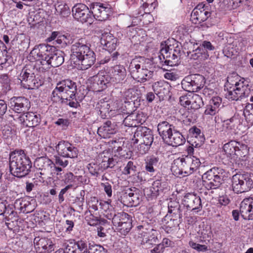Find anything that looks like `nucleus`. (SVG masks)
I'll list each match as a JSON object with an SVG mask.
<instances>
[{
    "label": "nucleus",
    "mask_w": 253,
    "mask_h": 253,
    "mask_svg": "<svg viewBox=\"0 0 253 253\" xmlns=\"http://www.w3.org/2000/svg\"><path fill=\"white\" fill-rule=\"evenodd\" d=\"M56 12L57 14L63 17H66L70 14V10L66 4L55 5Z\"/></svg>",
    "instance_id": "nucleus-40"
},
{
    "label": "nucleus",
    "mask_w": 253,
    "mask_h": 253,
    "mask_svg": "<svg viewBox=\"0 0 253 253\" xmlns=\"http://www.w3.org/2000/svg\"><path fill=\"white\" fill-rule=\"evenodd\" d=\"M71 51V59L72 61L74 62V61L80 59L93 51L87 45L86 42L83 39H81L72 45Z\"/></svg>",
    "instance_id": "nucleus-11"
},
{
    "label": "nucleus",
    "mask_w": 253,
    "mask_h": 253,
    "mask_svg": "<svg viewBox=\"0 0 253 253\" xmlns=\"http://www.w3.org/2000/svg\"><path fill=\"white\" fill-rule=\"evenodd\" d=\"M232 182L233 190L236 193L248 191L253 185V181L250 174L248 173L236 174L233 175Z\"/></svg>",
    "instance_id": "nucleus-8"
},
{
    "label": "nucleus",
    "mask_w": 253,
    "mask_h": 253,
    "mask_svg": "<svg viewBox=\"0 0 253 253\" xmlns=\"http://www.w3.org/2000/svg\"><path fill=\"white\" fill-rule=\"evenodd\" d=\"M246 81L226 80L224 85L225 90H227L226 98L231 101H237L244 97L248 86Z\"/></svg>",
    "instance_id": "nucleus-4"
},
{
    "label": "nucleus",
    "mask_w": 253,
    "mask_h": 253,
    "mask_svg": "<svg viewBox=\"0 0 253 253\" xmlns=\"http://www.w3.org/2000/svg\"><path fill=\"white\" fill-rule=\"evenodd\" d=\"M46 52L43 54L39 49H34L30 56L34 57L36 66L40 70H46L50 67H56L61 65L64 61V53L59 50H55L54 47L46 46Z\"/></svg>",
    "instance_id": "nucleus-1"
},
{
    "label": "nucleus",
    "mask_w": 253,
    "mask_h": 253,
    "mask_svg": "<svg viewBox=\"0 0 253 253\" xmlns=\"http://www.w3.org/2000/svg\"><path fill=\"white\" fill-rule=\"evenodd\" d=\"M56 89L63 92L61 96L62 98L70 101L75 98L77 86L72 80H62L57 83L56 89L53 91V94L56 92Z\"/></svg>",
    "instance_id": "nucleus-9"
},
{
    "label": "nucleus",
    "mask_w": 253,
    "mask_h": 253,
    "mask_svg": "<svg viewBox=\"0 0 253 253\" xmlns=\"http://www.w3.org/2000/svg\"><path fill=\"white\" fill-rule=\"evenodd\" d=\"M43 83L42 80H21V86L28 89H37Z\"/></svg>",
    "instance_id": "nucleus-31"
},
{
    "label": "nucleus",
    "mask_w": 253,
    "mask_h": 253,
    "mask_svg": "<svg viewBox=\"0 0 253 253\" xmlns=\"http://www.w3.org/2000/svg\"><path fill=\"white\" fill-rule=\"evenodd\" d=\"M134 115H129L127 116L124 120L123 123L126 126L129 127H132L136 126L135 122L137 121V119L135 121L134 120Z\"/></svg>",
    "instance_id": "nucleus-59"
},
{
    "label": "nucleus",
    "mask_w": 253,
    "mask_h": 253,
    "mask_svg": "<svg viewBox=\"0 0 253 253\" xmlns=\"http://www.w3.org/2000/svg\"><path fill=\"white\" fill-rule=\"evenodd\" d=\"M20 76L22 77V79H27L29 78H33L35 77L32 71L26 67H24L20 73Z\"/></svg>",
    "instance_id": "nucleus-57"
},
{
    "label": "nucleus",
    "mask_w": 253,
    "mask_h": 253,
    "mask_svg": "<svg viewBox=\"0 0 253 253\" xmlns=\"http://www.w3.org/2000/svg\"><path fill=\"white\" fill-rule=\"evenodd\" d=\"M34 243L37 251L39 253H50L54 250V244L48 238L36 237Z\"/></svg>",
    "instance_id": "nucleus-18"
},
{
    "label": "nucleus",
    "mask_w": 253,
    "mask_h": 253,
    "mask_svg": "<svg viewBox=\"0 0 253 253\" xmlns=\"http://www.w3.org/2000/svg\"><path fill=\"white\" fill-rule=\"evenodd\" d=\"M137 228L139 230V238L142 239L141 244L150 247L158 242V232L153 228L152 225L144 223L138 226Z\"/></svg>",
    "instance_id": "nucleus-7"
},
{
    "label": "nucleus",
    "mask_w": 253,
    "mask_h": 253,
    "mask_svg": "<svg viewBox=\"0 0 253 253\" xmlns=\"http://www.w3.org/2000/svg\"><path fill=\"white\" fill-rule=\"evenodd\" d=\"M118 163L117 160L113 157L104 156L101 163H99L102 171L108 168H113Z\"/></svg>",
    "instance_id": "nucleus-35"
},
{
    "label": "nucleus",
    "mask_w": 253,
    "mask_h": 253,
    "mask_svg": "<svg viewBox=\"0 0 253 253\" xmlns=\"http://www.w3.org/2000/svg\"><path fill=\"white\" fill-rule=\"evenodd\" d=\"M116 40L109 35H103L101 39V43L109 50H113L116 47Z\"/></svg>",
    "instance_id": "nucleus-33"
},
{
    "label": "nucleus",
    "mask_w": 253,
    "mask_h": 253,
    "mask_svg": "<svg viewBox=\"0 0 253 253\" xmlns=\"http://www.w3.org/2000/svg\"><path fill=\"white\" fill-rule=\"evenodd\" d=\"M168 190V183L162 179L155 180L150 188L151 195L154 197H157L159 195L163 194Z\"/></svg>",
    "instance_id": "nucleus-24"
},
{
    "label": "nucleus",
    "mask_w": 253,
    "mask_h": 253,
    "mask_svg": "<svg viewBox=\"0 0 253 253\" xmlns=\"http://www.w3.org/2000/svg\"><path fill=\"white\" fill-rule=\"evenodd\" d=\"M185 142V139L182 134L176 130H174L172 135L165 142L169 145L173 147L178 146L184 144Z\"/></svg>",
    "instance_id": "nucleus-28"
},
{
    "label": "nucleus",
    "mask_w": 253,
    "mask_h": 253,
    "mask_svg": "<svg viewBox=\"0 0 253 253\" xmlns=\"http://www.w3.org/2000/svg\"><path fill=\"white\" fill-rule=\"evenodd\" d=\"M131 227L132 225L129 217L126 220L122 222V224H121L120 225H119L116 227V229L118 230L121 233V234L123 235H126V234H127L129 232Z\"/></svg>",
    "instance_id": "nucleus-38"
},
{
    "label": "nucleus",
    "mask_w": 253,
    "mask_h": 253,
    "mask_svg": "<svg viewBox=\"0 0 253 253\" xmlns=\"http://www.w3.org/2000/svg\"><path fill=\"white\" fill-rule=\"evenodd\" d=\"M159 159L154 156L147 158L145 160V169L149 173L155 172L156 167L158 163Z\"/></svg>",
    "instance_id": "nucleus-32"
},
{
    "label": "nucleus",
    "mask_w": 253,
    "mask_h": 253,
    "mask_svg": "<svg viewBox=\"0 0 253 253\" xmlns=\"http://www.w3.org/2000/svg\"><path fill=\"white\" fill-rule=\"evenodd\" d=\"M72 11L74 17L83 23L86 22L89 17V8L84 4H76L72 8Z\"/></svg>",
    "instance_id": "nucleus-17"
},
{
    "label": "nucleus",
    "mask_w": 253,
    "mask_h": 253,
    "mask_svg": "<svg viewBox=\"0 0 253 253\" xmlns=\"http://www.w3.org/2000/svg\"><path fill=\"white\" fill-rule=\"evenodd\" d=\"M173 126L166 121L160 123L158 125V131L163 140L166 142L172 135Z\"/></svg>",
    "instance_id": "nucleus-26"
},
{
    "label": "nucleus",
    "mask_w": 253,
    "mask_h": 253,
    "mask_svg": "<svg viewBox=\"0 0 253 253\" xmlns=\"http://www.w3.org/2000/svg\"><path fill=\"white\" fill-rule=\"evenodd\" d=\"M87 169L89 173L93 176L97 177L100 172H102L99 163L92 162L88 164Z\"/></svg>",
    "instance_id": "nucleus-43"
},
{
    "label": "nucleus",
    "mask_w": 253,
    "mask_h": 253,
    "mask_svg": "<svg viewBox=\"0 0 253 253\" xmlns=\"http://www.w3.org/2000/svg\"><path fill=\"white\" fill-rule=\"evenodd\" d=\"M129 217V215L126 212H118L116 214L115 218H114L112 223L114 226L117 227L119 225H120L122 224V222L126 220Z\"/></svg>",
    "instance_id": "nucleus-44"
},
{
    "label": "nucleus",
    "mask_w": 253,
    "mask_h": 253,
    "mask_svg": "<svg viewBox=\"0 0 253 253\" xmlns=\"http://www.w3.org/2000/svg\"><path fill=\"white\" fill-rule=\"evenodd\" d=\"M10 107L15 112L24 113L31 107L30 102L24 97H14L10 101Z\"/></svg>",
    "instance_id": "nucleus-14"
},
{
    "label": "nucleus",
    "mask_w": 253,
    "mask_h": 253,
    "mask_svg": "<svg viewBox=\"0 0 253 253\" xmlns=\"http://www.w3.org/2000/svg\"><path fill=\"white\" fill-rule=\"evenodd\" d=\"M90 8L94 17L100 21L106 20L112 13L111 7L107 3L93 2Z\"/></svg>",
    "instance_id": "nucleus-10"
},
{
    "label": "nucleus",
    "mask_w": 253,
    "mask_h": 253,
    "mask_svg": "<svg viewBox=\"0 0 253 253\" xmlns=\"http://www.w3.org/2000/svg\"><path fill=\"white\" fill-rule=\"evenodd\" d=\"M87 253H108L107 249L103 246L93 242L89 243L87 247Z\"/></svg>",
    "instance_id": "nucleus-39"
},
{
    "label": "nucleus",
    "mask_w": 253,
    "mask_h": 253,
    "mask_svg": "<svg viewBox=\"0 0 253 253\" xmlns=\"http://www.w3.org/2000/svg\"><path fill=\"white\" fill-rule=\"evenodd\" d=\"M165 220L167 221L166 224L165 225L166 228H169L170 229L178 226L179 224L181 222L182 219L175 217H169V215L167 214L165 216Z\"/></svg>",
    "instance_id": "nucleus-41"
},
{
    "label": "nucleus",
    "mask_w": 253,
    "mask_h": 253,
    "mask_svg": "<svg viewBox=\"0 0 253 253\" xmlns=\"http://www.w3.org/2000/svg\"><path fill=\"white\" fill-rule=\"evenodd\" d=\"M218 111H219L217 109L210 104L207 106L206 109L205 111V114L206 115L213 116L218 113Z\"/></svg>",
    "instance_id": "nucleus-62"
},
{
    "label": "nucleus",
    "mask_w": 253,
    "mask_h": 253,
    "mask_svg": "<svg viewBox=\"0 0 253 253\" xmlns=\"http://www.w3.org/2000/svg\"><path fill=\"white\" fill-rule=\"evenodd\" d=\"M187 162L189 165V170L186 172L187 174H190L197 170L201 164L199 158L191 155H189V160Z\"/></svg>",
    "instance_id": "nucleus-30"
},
{
    "label": "nucleus",
    "mask_w": 253,
    "mask_h": 253,
    "mask_svg": "<svg viewBox=\"0 0 253 253\" xmlns=\"http://www.w3.org/2000/svg\"><path fill=\"white\" fill-rule=\"evenodd\" d=\"M211 13L205 8V5L198 4L191 13V19L195 23H201L210 17Z\"/></svg>",
    "instance_id": "nucleus-16"
},
{
    "label": "nucleus",
    "mask_w": 253,
    "mask_h": 253,
    "mask_svg": "<svg viewBox=\"0 0 253 253\" xmlns=\"http://www.w3.org/2000/svg\"><path fill=\"white\" fill-rule=\"evenodd\" d=\"M84 197L77 198L74 203V206L76 209V211L79 213H81L84 209Z\"/></svg>",
    "instance_id": "nucleus-56"
},
{
    "label": "nucleus",
    "mask_w": 253,
    "mask_h": 253,
    "mask_svg": "<svg viewBox=\"0 0 253 253\" xmlns=\"http://www.w3.org/2000/svg\"><path fill=\"white\" fill-rule=\"evenodd\" d=\"M64 253H87V246L83 241L78 242L77 244L70 243L64 250Z\"/></svg>",
    "instance_id": "nucleus-25"
},
{
    "label": "nucleus",
    "mask_w": 253,
    "mask_h": 253,
    "mask_svg": "<svg viewBox=\"0 0 253 253\" xmlns=\"http://www.w3.org/2000/svg\"><path fill=\"white\" fill-rule=\"evenodd\" d=\"M101 185L104 188V190L107 196L109 197H111L112 192L111 185L108 182L105 183H102Z\"/></svg>",
    "instance_id": "nucleus-64"
},
{
    "label": "nucleus",
    "mask_w": 253,
    "mask_h": 253,
    "mask_svg": "<svg viewBox=\"0 0 253 253\" xmlns=\"http://www.w3.org/2000/svg\"><path fill=\"white\" fill-rule=\"evenodd\" d=\"M203 104L202 98L198 94H192L189 109L197 110L200 108Z\"/></svg>",
    "instance_id": "nucleus-42"
},
{
    "label": "nucleus",
    "mask_w": 253,
    "mask_h": 253,
    "mask_svg": "<svg viewBox=\"0 0 253 253\" xmlns=\"http://www.w3.org/2000/svg\"><path fill=\"white\" fill-rule=\"evenodd\" d=\"M56 150L58 155L64 158H74L78 156L77 148L68 141L59 142L56 146Z\"/></svg>",
    "instance_id": "nucleus-13"
},
{
    "label": "nucleus",
    "mask_w": 253,
    "mask_h": 253,
    "mask_svg": "<svg viewBox=\"0 0 253 253\" xmlns=\"http://www.w3.org/2000/svg\"><path fill=\"white\" fill-rule=\"evenodd\" d=\"M188 55L191 54L190 58L194 60H196L201 57L204 59H207L209 55L207 51H205L202 47H198L195 50H194L192 52H188Z\"/></svg>",
    "instance_id": "nucleus-34"
},
{
    "label": "nucleus",
    "mask_w": 253,
    "mask_h": 253,
    "mask_svg": "<svg viewBox=\"0 0 253 253\" xmlns=\"http://www.w3.org/2000/svg\"><path fill=\"white\" fill-rule=\"evenodd\" d=\"M192 94H186L181 96L179 98V102L180 104L185 108L189 109V105Z\"/></svg>",
    "instance_id": "nucleus-54"
},
{
    "label": "nucleus",
    "mask_w": 253,
    "mask_h": 253,
    "mask_svg": "<svg viewBox=\"0 0 253 253\" xmlns=\"http://www.w3.org/2000/svg\"><path fill=\"white\" fill-rule=\"evenodd\" d=\"M180 55L177 54L170 53L167 59H166L164 61V63L166 65L170 66H173L178 65V62L179 59Z\"/></svg>",
    "instance_id": "nucleus-46"
},
{
    "label": "nucleus",
    "mask_w": 253,
    "mask_h": 253,
    "mask_svg": "<svg viewBox=\"0 0 253 253\" xmlns=\"http://www.w3.org/2000/svg\"><path fill=\"white\" fill-rule=\"evenodd\" d=\"M210 104L217 109L218 111L222 105V99L220 97H213L211 100Z\"/></svg>",
    "instance_id": "nucleus-58"
},
{
    "label": "nucleus",
    "mask_w": 253,
    "mask_h": 253,
    "mask_svg": "<svg viewBox=\"0 0 253 253\" xmlns=\"http://www.w3.org/2000/svg\"><path fill=\"white\" fill-rule=\"evenodd\" d=\"M54 164L57 166H59L62 168L66 167L68 164L69 162L66 159V158L63 157L62 156L60 155H55L54 156Z\"/></svg>",
    "instance_id": "nucleus-49"
},
{
    "label": "nucleus",
    "mask_w": 253,
    "mask_h": 253,
    "mask_svg": "<svg viewBox=\"0 0 253 253\" xmlns=\"http://www.w3.org/2000/svg\"><path fill=\"white\" fill-rule=\"evenodd\" d=\"M72 187V184H68L65 188L61 189V190L60 191V192L59 194V195H58L59 202L60 203H61L62 202H63L64 201V198L63 196L64 194Z\"/></svg>",
    "instance_id": "nucleus-63"
},
{
    "label": "nucleus",
    "mask_w": 253,
    "mask_h": 253,
    "mask_svg": "<svg viewBox=\"0 0 253 253\" xmlns=\"http://www.w3.org/2000/svg\"><path fill=\"white\" fill-rule=\"evenodd\" d=\"M189 132L193 138L192 140H194L195 143H197L196 146L200 145L204 142L205 138L199 128L196 126H193L189 129Z\"/></svg>",
    "instance_id": "nucleus-29"
},
{
    "label": "nucleus",
    "mask_w": 253,
    "mask_h": 253,
    "mask_svg": "<svg viewBox=\"0 0 253 253\" xmlns=\"http://www.w3.org/2000/svg\"><path fill=\"white\" fill-rule=\"evenodd\" d=\"M238 123V119L232 117L229 120L224 121L222 126L226 132L232 133Z\"/></svg>",
    "instance_id": "nucleus-36"
},
{
    "label": "nucleus",
    "mask_w": 253,
    "mask_h": 253,
    "mask_svg": "<svg viewBox=\"0 0 253 253\" xmlns=\"http://www.w3.org/2000/svg\"><path fill=\"white\" fill-rule=\"evenodd\" d=\"M189 245L192 249L196 250L198 252H206L208 251V247L205 245H200L190 241L189 242Z\"/></svg>",
    "instance_id": "nucleus-55"
},
{
    "label": "nucleus",
    "mask_w": 253,
    "mask_h": 253,
    "mask_svg": "<svg viewBox=\"0 0 253 253\" xmlns=\"http://www.w3.org/2000/svg\"><path fill=\"white\" fill-rule=\"evenodd\" d=\"M184 206L191 211H200L202 208L201 198L193 193L186 194L183 199Z\"/></svg>",
    "instance_id": "nucleus-15"
},
{
    "label": "nucleus",
    "mask_w": 253,
    "mask_h": 253,
    "mask_svg": "<svg viewBox=\"0 0 253 253\" xmlns=\"http://www.w3.org/2000/svg\"><path fill=\"white\" fill-rule=\"evenodd\" d=\"M240 212L244 219H253V199H244L240 204Z\"/></svg>",
    "instance_id": "nucleus-19"
},
{
    "label": "nucleus",
    "mask_w": 253,
    "mask_h": 253,
    "mask_svg": "<svg viewBox=\"0 0 253 253\" xmlns=\"http://www.w3.org/2000/svg\"><path fill=\"white\" fill-rule=\"evenodd\" d=\"M35 166L40 170V177L43 180L51 175L54 163L46 157H42L36 159Z\"/></svg>",
    "instance_id": "nucleus-12"
},
{
    "label": "nucleus",
    "mask_w": 253,
    "mask_h": 253,
    "mask_svg": "<svg viewBox=\"0 0 253 253\" xmlns=\"http://www.w3.org/2000/svg\"><path fill=\"white\" fill-rule=\"evenodd\" d=\"M136 171V167L132 161H129L124 168L123 173L125 175L133 174Z\"/></svg>",
    "instance_id": "nucleus-50"
},
{
    "label": "nucleus",
    "mask_w": 253,
    "mask_h": 253,
    "mask_svg": "<svg viewBox=\"0 0 253 253\" xmlns=\"http://www.w3.org/2000/svg\"><path fill=\"white\" fill-rule=\"evenodd\" d=\"M14 213V211L6 208L5 203L0 199V215L3 214L5 216V219L8 221V215H11Z\"/></svg>",
    "instance_id": "nucleus-47"
},
{
    "label": "nucleus",
    "mask_w": 253,
    "mask_h": 253,
    "mask_svg": "<svg viewBox=\"0 0 253 253\" xmlns=\"http://www.w3.org/2000/svg\"><path fill=\"white\" fill-rule=\"evenodd\" d=\"M160 54L158 58L160 62H164L166 59H167L168 55L170 53H172V48H170L168 46H165L164 48H162L160 50Z\"/></svg>",
    "instance_id": "nucleus-48"
},
{
    "label": "nucleus",
    "mask_w": 253,
    "mask_h": 253,
    "mask_svg": "<svg viewBox=\"0 0 253 253\" xmlns=\"http://www.w3.org/2000/svg\"><path fill=\"white\" fill-rule=\"evenodd\" d=\"M223 169L218 168H213L202 176L204 185L208 189H216L221 184L223 176Z\"/></svg>",
    "instance_id": "nucleus-5"
},
{
    "label": "nucleus",
    "mask_w": 253,
    "mask_h": 253,
    "mask_svg": "<svg viewBox=\"0 0 253 253\" xmlns=\"http://www.w3.org/2000/svg\"><path fill=\"white\" fill-rule=\"evenodd\" d=\"M40 115L33 112H28L25 116H20L18 119L23 124L27 127H35L40 122Z\"/></svg>",
    "instance_id": "nucleus-21"
},
{
    "label": "nucleus",
    "mask_w": 253,
    "mask_h": 253,
    "mask_svg": "<svg viewBox=\"0 0 253 253\" xmlns=\"http://www.w3.org/2000/svg\"><path fill=\"white\" fill-rule=\"evenodd\" d=\"M182 85H184L185 84H188V89L190 91V90H192V91H194L195 89L196 90L198 89H200V86H197L195 84V81L194 80H191L190 82H187V80H182L181 82Z\"/></svg>",
    "instance_id": "nucleus-60"
},
{
    "label": "nucleus",
    "mask_w": 253,
    "mask_h": 253,
    "mask_svg": "<svg viewBox=\"0 0 253 253\" xmlns=\"http://www.w3.org/2000/svg\"><path fill=\"white\" fill-rule=\"evenodd\" d=\"M223 149L232 158H238L243 160L249 154V152L247 145L235 140H231L225 144Z\"/></svg>",
    "instance_id": "nucleus-6"
},
{
    "label": "nucleus",
    "mask_w": 253,
    "mask_h": 253,
    "mask_svg": "<svg viewBox=\"0 0 253 253\" xmlns=\"http://www.w3.org/2000/svg\"><path fill=\"white\" fill-rule=\"evenodd\" d=\"M99 202L96 197H91L88 201V205L90 208L93 209L95 211L98 210V204Z\"/></svg>",
    "instance_id": "nucleus-61"
},
{
    "label": "nucleus",
    "mask_w": 253,
    "mask_h": 253,
    "mask_svg": "<svg viewBox=\"0 0 253 253\" xmlns=\"http://www.w3.org/2000/svg\"><path fill=\"white\" fill-rule=\"evenodd\" d=\"M95 55L93 51L89 52L85 56L77 60L74 61V64L79 65L81 70H86L91 67L95 61Z\"/></svg>",
    "instance_id": "nucleus-23"
},
{
    "label": "nucleus",
    "mask_w": 253,
    "mask_h": 253,
    "mask_svg": "<svg viewBox=\"0 0 253 253\" xmlns=\"http://www.w3.org/2000/svg\"><path fill=\"white\" fill-rule=\"evenodd\" d=\"M117 131V125L115 122L110 121L105 122L98 128V134L103 137H109L110 135L115 134Z\"/></svg>",
    "instance_id": "nucleus-22"
},
{
    "label": "nucleus",
    "mask_w": 253,
    "mask_h": 253,
    "mask_svg": "<svg viewBox=\"0 0 253 253\" xmlns=\"http://www.w3.org/2000/svg\"><path fill=\"white\" fill-rule=\"evenodd\" d=\"M170 85L165 80H160L154 84L153 89L160 100L165 99V97L169 95Z\"/></svg>",
    "instance_id": "nucleus-20"
},
{
    "label": "nucleus",
    "mask_w": 253,
    "mask_h": 253,
    "mask_svg": "<svg viewBox=\"0 0 253 253\" xmlns=\"http://www.w3.org/2000/svg\"><path fill=\"white\" fill-rule=\"evenodd\" d=\"M188 160H189V155L177 160V163L181 166V169L184 170L185 173L189 170V165L187 162Z\"/></svg>",
    "instance_id": "nucleus-51"
},
{
    "label": "nucleus",
    "mask_w": 253,
    "mask_h": 253,
    "mask_svg": "<svg viewBox=\"0 0 253 253\" xmlns=\"http://www.w3.org/2000/svg\"><path fill=\"white\" fill-rule=\"evenodd\" d=\"M169 214V217L181 219L182 213L181 207L176 200H171L168 204Z\"/></svg>",
    "instance_id": "nucleus-27"
},
{
    "label": "nucleus",
    "mask_w": 253,
    "mask_h": 253,
    "mask_svg": "<svg viewBox=\"0 0 253 253\" xmlns=\"http://www.w3.org/2000/svg\"><path fill=\"white\" fill-rule=\"evenodd\" d=\"M143 61L144 59L142 57L133 59L129 64V68L132 72H138V70L140 69L142 64H143Z\"/></svg>",
    "instance_id": "nucleus-45"
},
{
    "label": "nucleus",
    "mask_w": 253,
    "mask_h": 253,
    "mask_svg": "<svg viewBox=\"0 0 253 253\" xmlns=\"http://www.w3.org/2000/svg\"><path fill=\"white\" fill-rule=\"evenodd\" d=\"M140 90L136 87L129 88L124 92V97L127 101H133L139 97Z\"/></svg>",
    "instance_id": "nucleus-37"
},
{
    "label": "nucleus",
    "mask_w": 253,
    "mask_h": 253,
    "mask_svg": "<svg viewBox=\"0 0 253 253\" xmlns=\"http://www.w3.org/2000/svg\"><path fill=\"white\" fill-rule=\"evenodd\" d=\"M152 131L145 126H139L137 127L132 139L134 143H138L137 150L140 154L146 153L149 150L153 141Z\"/></svg>",
    "instance_id": "nucleus-3"
},
{
    "label": "nucleus",
    "mask_w": 253,
    "mask_h": 253,
    "mask_svg": "<svg viewBox=\"0 0 253 253\" xmlns=\"http://www.w3.org/2000/svg\"><path fill=\"white\" fill-rule=\"evenodd\" d=\"M126 75L125 69L122 66H116L114 69V74L115 79H124Z\"/></svg>",
    "instance_id": "nucleus-52"
},
{
    "label": "nucleus",
    "mask_w": 253,
    "mask_h": 253,
    "mask_svg": "<svg viewBox=\"0 0 253 253\" xmlns=\"http://www.w3.org/2000/svg\"><path fill=\"white\" fill-rule=\"evenodd\" d=\"M59 33L57 32H53L52 33L50 37H49L48 38V41L49 42H51L53 40H54L56 39V38H57L56 41L58 43H61L62 41H63L65 42H66V41L65 40L67 39V36L65 35H60L58 36Z\"/></svg>",
    "instance_id": "nucleus-53"
},
{
    "label": "nucleus",
    "mask_w": 253,
    "mask_h": 253,
    "mask_svg": "<svg viewBox=\"0 0 253 253\" xmlns=\"http://www.w3.org/2000/svg\"><path fill=\"white\" fill-rule=\"evenodd\" d=\"M9 169L11 173L17 177H24L30 172L32 163L23 150L11 152L9 158Z\"/></svg>",
    "instance_id": "nucleus-2"
}]
</instances>
